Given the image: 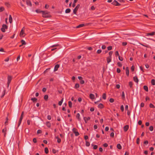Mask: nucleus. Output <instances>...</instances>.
Returning <instances> with one entry per match:
<instances>
[{
  "mask_svg": "<svg viewBox=\"0 0 155 155\" xmlns=\"http://www.w3.org/2000/svg\"><path fill=\"white\" fill-rule=\"evenodd\" d=\"M101 49H99L97 51V54H100L101 52Z\"/></svg>",
  "mask_w": 155,
  "mask_h": 155,
  "instance_id": "obj_59",
  "label": "nucleus"
},
{
  "mask_svg": "<svg viewBox=\"0 0 155 155\" xmlns=\"http://www.w3.org/2000/svg\"><path fill=\"white\" fill-rule=\"evenodd\" d=\"M80 6V5L79 4L73 10V13L74 14H76L78 10V8H79Z\"/></svg>",
  "mask_w": 155,
  "mask_h": 155,
  "instance_id": "obj_5",
  "label": "nucleus"
},
{
  "mask_svg": "<svg viewBox=\"0 0 155 155\" xmlns=\"http://www.w3.org/2000/svg\"><path fill=\"white\" fill-rule=\"evenodd\" d=\"M48 98V95H45L44 96V99L45 101H47Z\"/></svg>",
  "mask_w": 155,
  "mask_h": 155,
  "instance_id": "obj_27",
  "label": "nucleus"
},
{
  "mask_svg": "<svg viewBox=\"0 0 155 155\" xmlns=\"http://www.w3.org/2000/svg\"><path fill=\"white\" fill-rule=\"evenodd\" d=\"M26 4L27 5H29L30 6H31L32 4L31 2L30 1L28 0V1H26Z\"/></svg>",
  "mask_w": 155,
  "mask_h": 155,
  "instance_id": "obj_16",
  "label": "nucleus"
},
{
  "mask_svg": "<svg viewBox=\"0 0 155 155\" xmlns=\"http://www.w3.org/2000/svg\"><path fill=\"white\" fill-rule=\"evenodd\" d=\"M31 100L33 102H36L37 101V99L35 97L32 98Z\"/></svg>",
  "mask_w": 155,
  "mask_h": 155,
  "instance_id": "obj_21",
  "label": "nucleus"
},
{
  "mask_svg": "<svg viewBox=\"0 0 155 155\" xmlns=\"http://www.w3.org/2000/svg\"><path fill=\"white\" fill-rule=\"evenodd\" d=\"M122 97L123 99H124L125 98V95L124 92V91L122 92Z\"/></svg>",
  "mask_w": 155,
  "mask_h": 155,
  "instance_id": "obj_43",
  "label": "nucleus"
},
{
  "mask_svg": "<svg viewBox=\"0 0 155 155\" xmlns=\"http://www.w3.org/2000/svg\"><path fill=\"white\" fill-rule=\"evenodd\" d=\"M149 106L151 108H154L155 107L151 103L150 104Z\"/></svg>",
  "mask_w": 155,
  "mask_h": 155,
  "instance_id": "obj_41",
  "label": "nucleus"
},
{
  "mask_svg": "<svg viewBox=\"0 0 155 155\" xmlns=\"http://www.w3.org/2000/svg\"><path fill=\"white\" fill-rule=\"evenodd\" d=\"M9 20L10 23H12V18L11 15H10L9 16Z\"/></svg>",
  "mask_w": 155,
  "mask_h": 155,
  "instance_id": "obj_18",
  "label": "nucleus"
},
{
  "mask_svg": "<svg viewBox=\"0 0 155 155\" xmlns=\"http://www.w3.org/2000/svg\"><path fill=\"white\" fill-rule=\"evenodd\" d=\"M59 46V45L58 44H56L55 45H53L51 46V48H53L55 47H58Z\"/></svg>",
  "mask_w": 155,
  "mask_h": 155,
  "instance_id": "obj_49",
  "label": "nucleus"
},
{
  "mask_svg": "<svg viewBox=\"0 0 155 155\" xmlns=\"http://www.w3.org/2000/svg\"><path fill=\"white\" fill-rule=\"evenodd\" d=\"M80 114L79 113H78L76 115V117L78 118L79 120H81V118L80 117Z\"/></svg>",
  "mask_w": 155,
  "mask_h": 155,
  "instance_id": "obj_31",
  "label": "nucleus"
},
{
  "mask_svg": "<svg viewBox=\"0 0 155 155\" xmlns=\"http://www.w3.org/2000/svg\"><path fill=\"white\" fill-rule=\"evenodd\" d=\"M89 96L90 98L92 100L94 99L95 98L94 95L92 94H90Z\"/></svg>",
  "mask_w": 155,
  "mask_h": 155,
  "instance_id": "obj_14",
  "label": "nucleus"
},
{
  "mask_svg": "<svg viewBox=\"0 0 155 155\" xmlns=\"http://www.w3.org/2000/svg\"><path fill=\"white\" fill-rule=\"evenodd\" d=\"M149 130L151 131H152L153 129V127L152 126H150L149 128Z\"/></svg>",
  "mask_w": 155,
  "mask_h": 155,
  "instance_id": "obj_42",
  "label": "nucleus"
},
{
  "mask_svg": "<svg viewBox=\"0 0 155 155\" xmlns=\"http://www.w3.org/2000/svg\"><path fill=\"white\" fill-rule=\"evenodd\" d=\"M155 35V32H153L151 33H148L147 34V36H153L154 35Z\"/></svg>",
  "mask_w": 155,
  "mask_h": 155,
  "instance_id": "obj_13",
  "label": "nucleus"
},
{
  "mask_svg": "<svg viewBox=\"0 0 155 155\" xmlns=\"http://www.w3.org/2000/svg\"><path fill=\"white\" fill-rule=\"evenodd\" d=\"M7 132V128L6 127H5L4 129L2 130V133L4 134V136L5 137L6 134Z\"/></svg>",
  "mask_w": 155,
  "mask_h": 155,
  "instance_id": "obj_7",
  "label": "nucleus"
},
{
  "mask_svg": "<svg viewBox=\"0 0 155 155\" xmlns=\"http://www.w3.org/2000/svg\"><path fill=\"white\" fill-rule=\"evenodd\" d=\"M5 4L8 7H9L10 6V5L8 3L6 2Z\"/></svg>",
  "mask_w": 155,
  "mask_h": 155,
  "instance_id": "obj_51",
  "label": "nucleus"
},
{
  "mask_svg": "<svg viewBox=\"0 0 155 155\" xmlns=\"http://www.w3.org/2000/svg\"><path fill=\"white\" fill-rule=\"evenodd\" d=\"M140 141V139L139 138H137V143L139 144Z\"/></svg>",
  "mask_w": 155,
  "mask_h": 155,
  "instance_id": "obj_56",
  "label": "nucleus"
},
{
  "mask_svg": "<svg viewBox=\"0 0 155 155\" xmlns=\"http://www.w3.org/2000/svg\"><path fill=\"white\" fill-rule=\"evenodd\" d=\"M60 65L58 64L56 65L54 67V71H55L58 70V68L59 67Z\"/></svg>",
  "mask_w": 155,
  "mask_h": 155,
  "instance_id": "obj_8",
  "label": "nucleus"
},
{
  "mask_svg": "<svg viewBox=\"0 0 155 155\" xmlns=\"http://www.w3.org/2000/svg\"><path fill=\"white\" fill-rule=\"evenodd\" d=\"M42 16L43 17L48 18L49 17V12L47 11H42Z\"/></svg>",
  "mask_w": 155,
  "mask_h": 155,
  "instance_id": "obj_1",
  "label": "nucleus"
},
{
  "mask_svg": "<svg viewBox=\"0 0 155 155\" xmlns=\"http://www.w3.org/2000/svg\"><path fill=\"white\" fill-rule=\"evenodd\" d=\"M52 152L54 153H55L57 152L56 150L54 149H52Z\"/></svg>",
  "mask_w": 155,
  "mask_h": 155,
  "instance_id": "obj_62",
  "label": "nucleus"
},
{
  "mask_svg": "<svg viewBox=\"0 0 155 155\" xmlns=\"http://www.w3.org/2000/svg\"><path fill=\"white\" fill-rule=\"evenodd\" d=\"M25 29V27H23L22 28L20 33V35L21 37H24L25 36L26 34L24 32Z\"/></svg>",
  "mask_w": 155,
  "mask_h": 155,
  "instance_id": "obj_2",
  "label": "nucleus"
},
{
  "mask_svg": "<svg viewBox=\"0 0 155 155\" xmlns=\"http://www.w3.org/2000/svg\"><path fill=\"white\" fill-rule=\"evenodd\" d=\"M63 98H62L61 100L59 101L58 102V105H59V106H61L63 102Z\"/></svg>",
  "mask_w": 155,
  "mask_h": 155,
  "instance_id": "obj_26",
  "label": "nucleus"
},
{
  "mask_svg": "<svg viewBox=\"0 0 155 155\" xmlns=\"http://www.w3.org/2000/svg\"><path fill=\"white\" fill-rule=\"evenodd\" d=\"M5 93H6V90H5V89H4L3 91L2 92V94L1 96V97H3L5 95Z\"/></svg>",
  "mask_w": 155,
  "mask_h": 155,
  "instance_id": "obj_19",
  "label": "nucleus"
},
{
  "mask_svg": "<svg viewBox=\"0 0 155 155\" xmlns=\"http://www.w3.org/2000/svg\"><path fill=\"white\" fill-rule=\"evenodd\" d=\"M111 57H108L107 58V61L108 64L111 62Z\"/></svg>",
  "mask_w": 155,
  "mask_h": 155,
  "instance_id": "obj_12",
  "label": "nucleus"
},
{
  "mask_svg": "<svg viewBox=\"0 0 155 155\" xmlns=\"http://www.w3.org/2000/svg\"><path fill=\"white\" fill-rule=\"evenodd\" d=\"M46 125L48 127H50L51 126V124L49 122H47L46 123Z\"/></svg>",
  "mask_w": 155,
  "mask_h": 155,
  "instance_id": "obj_20",
  "label": "nucleus"
},
{
  "mask_svg": "<svg viewBox=\"0 0 155 155\" xmlns=\"http://www.w3.org/2000/svg\"><path fill=\"white\" fill-rule=\"evenodd\" d=\"M90 143L87 141H86V145L87 146V147H88L90 146Z\"/></svg>",
  "mask_w": 155,
  "mask_h": 155,
  "instance_id": "obj_37",
  "label": "nucleus"
},
{
  "mask_svg": "<svg viewBox=\"0 0 155 155\" xmlns=\"http://www.w3.org/2000/svg\"><path fill=\"white\" fill-rule=\"evenodd\" d=\"M113 52L112 51H110L109 53V57H111V55L113 54Z\"/></svg>",
  "mask_w": 155,
  "mask_h": 155,
  "instance_id": "obj_54",
  "label": "nucleus"
},
{
  "mask_svg": "<svg viewBox=\"0 0 155 155\" xmlns=\"http://www.w3.org/2000/svg\"><path fill=\"white\" fill-rule=\"evenodd\" d=\"M102 98L104 100L106 99V94L105 93H104L103 94Z\"/></svg>",
  "mask_w": 155,
  "mask_h": 155,
  "instance_id": "obj_35",
  "label": "nucleus"
},
{
  "mask_svg": "<svg viewBox=\"0 0 155 155\" xmlns=\"http://www.w3.org/2000/svg\"><path fill=\"white\" fill-rule=\"evenodd\" d=\"M111 4L115 6H120V4H119L117 1L114 0Z\"/></svg>",
  "mask_w": 155,
  "mask_h": 155,
  "instance_id": "obj_6",
  "label": "nucleus"
},
{
  "mask_svg": "<svg viewBox=\"0 0 155 155\" xmlns=\"http://www.w3.org/2000/svg\"><path fill=\"white\" fill-rule=\"evenodd\" d=\"M42 11H41L39 9H36L35 10V12L37 13H40L42 12Z\"/></svg>",
  "mask_w": 155,
  "mask_h": 155,
  "instance_id": "obj_40",
  "label": "nucleus"
},
{
  "mask_svg": "<svg viewBox=\"0 0 155 155\" xmlns=\"http://www.w3.org/2000/svg\"><path fill=\"white\" fill-rule=\"evenodd\" d=\"M126 74L127 76H129V70L128 67H126Z\"/></svg>",
  "mask_w": 155,
  "mask_h": 155,
  "instance_id": "obj_11",
  "label": "nucleus"
},
{
  "mask_svg": "<svg viewBox=\"0 0 155 155\" xmlns=\"http://www.w3.org/2000/svg\"><path fill=\"white\" fill-rule=\"evenodd\" d=\"M84 26V24H81L79 25H78L76 27V28H81V27H83Z\"/></svg>",
  "mask_w": 155,
  "mask_h": 155,
  "instance_id": "obj_22",
  "label": "nucleus"
},
{
  "mask_svg": "<svg viewBox=\"0 0 155 155\" xmlns=\"http://www.w3.org/2000/svg\"><path fill=\"white\" fill-rule=\"evenodd\" d=\"M117 147L119 150H120L122 148V147L120 143H118L117 145Z\"/></svg>",
  "mask_w": 155,
  "mask_h": 155,
  "instance_id": "obj_24",
  "label": "nucleus"
},
{
  "mask_svg": "<svg viewBox=\"0 0 155 155\" xmlns=\"http://www.w3.org/2000/svg\"><path fill=\"white\" fill-rule=\"evenodd\" d=\"M79 85L77 83L75 84V87H74L75 88H78L79 87Z\"/></svg>",
  "mask_w": 155,
  "mask_h": 155,
  "instance_id": "obj_36",
  "label": "nucleus"
},
{
  "mask_svg": "<svg viewBox=\"0 0 155 155\" xmlns=\"http://www.w3.org/2000/svg\"><path fill=\"white\" fill-rule=\"evenodd\" d=\"M117 65L119 67H121L122 66V64L120 62H118L117 63Z\"/></svg>",
  "mask_w": 155,
  "mask_h": 155,
  "instance_id": "obj_45",
  "label": "nucleus"
},
{
  "mask_svg": "<svg viewBox=\"0 0 155 155\" xmlns=\"http://www.w3.org/2000/svg\"><path fill=\"white\" fill-rule=\"evenodd\" d=\"M114 133L112 132L110 134V136L112 137H114Z\"/></svg>",
  "mask_w": 155,
  "mask_h": 155,
  "instance_id": "obj_53",
  "label": "nucleus"
},
{
  "mask_svg": "<svg viewBox=\"0 0 155 155\" xmlns=\"http://www.w3.org/2000/svg\"><path fill=\"white\" fill-rule=\"evenodd\" d=\"M8 118L7 117L6 118V121L5 122V125H7L8 124Z\"/></svg>",
  "mask_w": 155,
  "mask_h": 155,
  "instance_id": "obj_33",
  "label": "nucleus"
},
{
  "mask_svg": "<svg viewBox=\"0 0 155 155\" xmlns=\"http://www.w3.org/2000/svg\"><path fill=\"white\" fill-rule=\"evenodd\" d=\"M143 88L144 89V90L147 92H148V88L147 86H143Z\"/></svg>",
  "mask_w": 155,
  "mask_h": 155,
  "instance_id": "obj_23",
  "label": "nucleus"
},
{
  "mask_svg": "<svg viewBox=\"0 0 155 155\" xmlns=\"http://www.w3.org/2000/svg\"><path fill=\"white\" fill-rule=\"evenodd\" d=\"M118 58L119 60L120 61H122L123 60V58L122 57L119 56Z\"/></svg>",
  "mask_w": 155,
  "mask_h": 155,
  "instance_id": "obj_63",
  "label": "nucleus"
},
{
  "mask_svg": "<svg viewBox=\"0 0 155 155\" xmlns=\"http://www.w3.org/2000/svg\"><path fill=\"white\" fill-rule=\"evenodd\" d=\"M74 133L76 136H78L79 135V133L77 131L76 132H74Z\"/></svg>",
  "mask_w": 155,
  "mask_h": 155,
  "instance_id": "obj_38",
  "label": "nucleus"
},
{
  "mask_svg": "<svg viewBox=\"0 0 155 155\" xmlns=\"http://www.w3.org/2000/svg\"><path fill=\"white\" fill-rule=\"evenodd\" d=\"M129 86H130V88L132 87L133 85V83L131 81H130L129 83Z\"/></svg>",
  "mask_w": 155,
  "mask_h": 155,
  "instance_id": "obj_39",
  "label": "nucleus"
},
{
  "mask_svg": "<svg viewBox=\"0 0 155 155\" xmlns=\"http://www.w3.org/2000/svg\"><path fill=\"white\" fill-rule=\"evenodd\" d=\"M120 110L122 112L124 111V107L123 105H122L120 107Z\"/></svg>",
  "mask_w": 155,
  "mask_h": 155,
  "instance_id": "obj_46",
  "label": "nucleus"
},
{
  "mask_svg": "<svg viewBox=\"0 0 155 155\" xmlns=\"http://www.w3.org/2000/svg\"><path fill=\"white\" fill-rule=\"evenodd\" d=\"M68 105L69 106L70 108H71L72 106V103L71 101H69L68 102Z\"/></svg>",
  "mask_w": 155,
  "mask_h": 155,
  "instance_id": "obj_29",
  "label": "nucleus"
},
{
  "mask_svg": "<svg viewBox=\"0 0 155 155\" xmlns=\"http://www.w3.org/2000/svg\"><path fill=\"white\" fill-rule=\"evenodd\" d=\"M104 105L101 103L100 104L98 105V107L99 108L102 109L104 108Z\"/></svg>",
  "mask_w": 155,
  "mask_h": 155,
  "instance_id": "obj_17",
  "label": "nucleus"
},
{
  "mask_svg": "<svg viewBox=\"0 0 155 155\" xmlns=\"http://www.w3.org/2000/svg\"><path fill=\"white\" fill-rule=\"evenodd\" d=\"M22 45H25L26 44V43L25 41L23 40H22L21 41Z\"/></svg>",
  "mask_w": 155,
  "mask_h": 155,
  "instance_id": "obj_30",
  "label": "nucleus"
},
{
  "mask_svg": "<svg viewBox=\"0 0 155 155\" xmlns=\"http://www.w3.org/2000/svg\"><path fill=\"white\" fill-rule=\"evenodd\" d=\"M120 70L119 68H117V71L118 73H120Z\"/></svg>",
  "mask_w": 155,
  "mask_h": 155,
  "instance_id": "obj_58",
  "label": "nucleus"
},
{
  "mask_svg": "<svg viewBox=\"0 0 155 155\" xmlns=\"http://www.w3.org/2000/svg\"><path fill=\"white\" fill-rule=\"evenodd\" d=\"M8 28V26L5 24H3L2 25V27L1 29V30L3 32H5V29H7Z\"/></svg>",
  "mask_w": 155,
  "mask_h": 155,
  "instance_id": "obj_3",
  "label": "nucleus"
},
{
  "mask_svg": "<svg viewBox=\"0 0 155 155\" xmlns=\"http://www.w3.org/2000/svg\"><path fill=\"white\" fill-rule=\"evenodd\" d=\"M109 101L111 103H113L114 101V99L112 98H110V99Z\"/></svg>",
  "mask_w": 155,
  "mask_h": 155,
  "instance_id": "obj_47",
  "label": "nucleus"
},
{
  "mask_svg": "<svg viewBox=\"0 0 155 155\" xmlns=\"http://www.w3.org/2000/svg\"><path fill=\"white\" fill-rule=\"evenodd\" d=\"M135 68V67L134 65H132L131 68V69L132 71H134Z\"/></svg>",
  "mask_w": 155,
  "mask_h": 155,
  "instance_id": "obj_48",
  "label": "nucleus"
},
{
  "mask_svg": "<svg viewBox=\"0 0 155 155\" xmlns=\"http://www.w3.org/2000/svg\"><path fill=\"white\" fill-rule=\"evenodd\" d=\"M107 50L108 51L111 50L112 49V46H108L107 48Z\"/></svg>",
  "mask_w": 155,
  "mask_h": 155,
  "instance_id": "obj_44",
  "label": "nucleus"
},
{
  "mask_svg": "<svg viewBox=\"0 0 155 155\" xmlns=\"http://www.w3.org/2000/svg\"><path fill=\"white\" fill-rule=\"evenodd\" d=\"M151 83L153 85H155V80L154 79H152L151 81Z\"/></svg>",
  "mask_w": 155,
  "mask_h": 155,
  "instance_id": "obj_34",
  "label": "nucleus"
},
{
  "mask_svg": "<svg viewBox=\"0 0 155 155\" xmlns=\"http://www.w3.org/2000/svg\"><path fill=\"white\" fill-rule=\"evenodd\" d=\"M72 131L73 133H74V132H76L77 131V129H76L75 128H73L72 129Z\"/></svg>",
  "mask_w": 155,
  "mask_h": 155,
  "instance_id": "obj_55",
  "label": "nucleus"
},
{
  "mask_svg": "<svg viewBox=\"0 0 155 155\" xmlns=\"http://www.w3.org/2000/svg\"><path fill=\"white\" fill-rule=\"evenodd\" d=\"M98 146L97 145H94L93 147V149H96L97 148Z\"/></svg>",
  "mask_w": 155,
  "mask_h": 155,
  "instance_id": "obj_61",
  "label": "nucleus"
},
{
  "mask_svg": "<svg viewBox=\"0 0 155 155\" xmlns=\"http://www.w3.org/2000/svg\"><path fill=\"white\" fill-rule=\"evenodd\" d=\"M127 42H123L122 43V45L124 46L126 45H127Z\"/></svg>",
  "mask_w": 155,
  "mask_h": 155,
  "instance_id": "obj_60",
  "label": "nucleus"
},
{
  "mask_svg": "<svg viewBox=\"0 0 155 155\" xmlns=\"http://www.w3.org/2000/svg\"><path fill=\"white\" fill-rule=\"evenodd\" d=\"M115 56H119V55L118 52L117 51L115 52Z\"/></svg>",
  "mask_w": 155,
  "mask_h": 155,
  "instance_id": "obj_52",
  "label": "nucleus"
},
{
  "mask_svg": "<svg viewBox=\"0 0 155 155\" xmlns=\"http://www.w3.org/2000/svg\"><path fill=\"white\" fill-rule=\"evenodd\" d=\"M12 79V77L11 76L8 75V77L7 87H8L9 84L11 82Z\"/></svg>",
  "mask_w": 155,
  "mask_h": 155,
  "instance_id": "obj_4",
  "label": "nucleus"
},
{
  "mask_svg": "<svg viewBox=\"0 0 155 155\" xmlns=\"http://www.w3.org/2000/svg\"><path fill=\"white\" fill-rule=\"evenodd\" d=\"M129 126L128 125H126L124 127V130L125 132H126L128 129Z\"/></svg>",
  "mask_w": 155,
  "mask_h": 155,
  "instance_id": "obj_9",
  "label": "nucleus"
},
{
  "mask_svg": "<svg viewBox=\"0 0 155 155\" xmlns=\"http://www.w3.org/2000/svg\"><path fill=\"white\" fill-rule=\"evenodd\" d=\"M133 79L135 82H137V83H138V80L137 76H135V77H134L133 78Z\"/></svg>",
  "mask_w": 155,
  "mask_h": 155,
  "instance_id": "obj_15",
  "label": "nucleus"
},
{
  "mask_svg": "<svg viewBox=\"0 0 155 155\" xmlns=\"http://www.w3.org/2000/svg\"><path fill=\"white\" fill-rule=\"evenodd\" d=\"M84 120L85 123H87V121L90 120V117H84Z\"/></svg>",
  "mask_w": 155,
  "mask_h": 155,
  "instance_id": "obj_10",
  "label": "nucleus"
},
{
  "mask_svg": "<svg viewBox=\"0 0 155 155\" xmlns=\"http://www.w3.org/2000/svg\"><path fill=\"white\" fill-rule=\"evenodd\" d=\"M42 133V131L41 130H38L37 131V134H41Z\"/></svg>",
  "mask_w": 155,
  "mask_h": 155,
  "instance_id": "obj_50",
  "label": "nucleus"
},
{
  "mask_svg": "<svg viewBox=\"0 0 155 155\" xmlns=\"http://www.w3.org/2000/svg\"><path fill=\"white\" fill-rule=\"evenodd\" d=\"M56 138L57 139V142L58 143H60L61 142V139L58 136L56 137Z\"/></svg>",
  "mask_w": 155,
  "mask_h": 155,
  "instance_id": "obj_28",
  "label": "nucleus"
},
{
  "mask_svg": "<svg viewBox=\"0 0 155 155\" xmlns=\"http://www.w3.org/2000/svg\"><path fill=\"white\" fill-rule=\"evenodd\" d=\"M51 118V116L50 115H48L47 116V119L49 120H50Z\"/></svg>",
  "mask_w": 155,
  "mask_h": 155,
  "instance_id": "obj_57",
  "label": "nucleus"
},
{
  "mask_svg": "<svg viewBox=\"0 0 155 155\" xmlns=\"http://www.w3.org/2000/svg\"><path fill=\"white\" fill-rule=\"evenodd\" d=\"M71 10L70 8H67L65 11V12L66 13H68L70 12Z\"/></svg>",
  "mask_w": 155,
  "mask_h": 155,
  "instance_id": "obj_25",
  "label": "nucleus"
},
{
  "mask_svg": "<svg viewBox=\"0 0 155 155\" xmlns=\"http://www.w3.org/2000/svg\"><path fill=\"white\" fill-rule=\"evenodd\" d=\"M46 90L47 89L46 88L44 87L42 89V91L44 92H45L46 91Z\"/></svg>",
  "mask_w": 155,
  "mask_h": 155,
  "instance_id": "obj_64",
  "label": "nucleus"
},
{
  "mask_svg": "<svg viewBox=\"0 0 155 155\" xmlns=\"http://www.w3.org/2000/svg\"><path fill=\"white\" fill-rule=\"evenodd\" d=\"M45 151L46 154H48V150L47 147H45Z\"/></svg>",
  "mask_w": 155,
  "mask_h": 155,
  "instance_id": "obj_32",
  "label": "nucleus"
}]
</instances>
